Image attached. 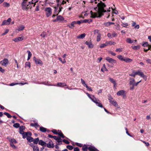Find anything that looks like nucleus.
Returning a JSON list of instances; mask_svg holds the SVG:
<instances>
[{"label": "nucleus", "mask_w": 151, "mask_h": 151, "mask_svg": "<svg viewBox=\"0 0 151 151\" xmlns=\"http://www.w3.org/2000/svg\"><path fill=\"white\" fill-rule=\"evenodd\" d=\"M88 150L90 151H98V150L95 147L92 146H90L88 147Z\"/></svg>", "instance_id": "nucleus-15"}, {"label": "nucleus", "mask_w": 151, "mask_h": 151, "mask_svg": "<svg viewBox=\"0 0 151 151\" xmlns=\"http://www.w3.org/2000/svg\"><path fill=\"white\" fill-rule=\"evenodd\" d=\"M23 1L21 4L22 9L25 11L28 10L29 9L31 8V4H29L27 2V0H23Z\"/></svg>", "instance_id": "nucleus-2"}, {"label": "nucleus", "mask_w": 151, "mask_h": 151, "mask_svg": "<svg viewBox=\"0 0 151 151\" xmlns=\"http://www.w3.org/2000/svg\"><path fill=\"white\" fill-rule=\"evenodd\" d=\"M124 61L126 63H130L132 61V60L130 58H127L126 59H124Z\"/></svg>", "instance_id": "nucleus-30"}, {"label": "nucleus", "mask_w": 151, "mask_h": 151, "mask_svg": "<svg viewBox=\"0 0 151 151\" xmlns=\"http://www.w3.org/2000/svg\"><path fill=\"white\" fill-rule=\"evenodd\" d=\"M90 3H92V5L97 4V6L94 8V10L96 12H93L92 11H90L91 15V17L95 18L96 17H100L103 15V13L106 12V10L104 9L106 7L105 4L99 0H90Z\"/></svg>", "instance_id": "nucleus-1"}, {"label": "nucleus", "mask_w": 151, "mask_h": 151, "mask_svg": "<svg viewBox=\"0 0 151 151\" xmlns=\"http://www.w3.org/2000/svg\"><path fill=\"white\" fill-rule=\"evenodd\" d=\"M103 68L105 70V71H108V70L107 69H106V67L105 65L104 64H103Z\"/></svg>", "instance_id": "nucleus-63"}, {"label": "nucleus", "mask_w": 151, "mask_h": 151, "mask_svg": "<svg viewBox=\"0 0 151 151\" xmlns=\"http://www.w3.org/2000/svg\"><path fill=\"white\" fill-rule=\"evenodd\" d=\"M28 66L29 68L30 67V63L29 62H27L25 63V67Z\"/></svg>", "instance_id": "nucleus-43"}, {"label": "nucleus", "mask_w": 151, "mask_h": 151, "mask_svg": "<svg viewBox=\"0 0 151 151\" xmlns=\"http://www.w3.org/2000/svg\"><path fill=\"white\" fill-rule=\"evenodd\" d=\"M39 138H37L34 139L33 142L35 144H37L39 141Z\"/></svg>", "instance_id": "nucleus-32"}, {"label": "nucleus", "mask_w": 151, "mask_h": 151, "mask_svg": "<svg viewBox=\"0 0 151 151\" xmlns=\"http://www.w3.org/2000/svg\"><path fill=\"white\" fill-rule=\"evenodd\" d=\"M66 147L69 150H71L73 149V147L70 145H68L66 146Z\"/></svg>", "instance_id": "nucleus-46"}, {"label": "nucleus", "mask_w": 151, "mask_h": 151, "mask_svg": "<svg viewBox=\"0 0 151 151\" xmlns=\"http://www.w3.org/2000/svg\"><path fill=\"white\" fill-rule=\"evenodd\" d=\"M9 31V30L8 29H6L4 33L2 34V35H6Z\"/></svg>", "instance_id": "nucleus-54"}, {"label": "nucleus", "mask_w": 151, "mask_h": 151, "mask_svg": "<svg viewBox=\"0 0 151 151\" xmlns=\"http://www.w3.org/2000/svg\"><path fill=\"white\" fill-rule=\"evenodd\" d=\"M148 45V42H145L142 45L144 47H146V46H147Z\"/></svg>", "instance_id": "nucleus-62"}, {"label": "nucleus", "mask_w": 151, "mask_h": 151, "mask_svg": "<svg viewBox=\"0 0 151 151\" xmlns=\"http://www.w3.org/2000/svg\"><path fill=\"white\" fill-rule=\"evenodd\" d=\"M9 141H10L11 142L10 143H17V141L14 139H10Z\"/></svg>", "instance_id": "nucleus-47"}, {"label": "nucleus", "mask_w": 151, "mask_h": 151, "mask_svg": "<svg viewBox=\"0 0 151 151\" xmlns=\"http://www.w3.org/2000/svg\"><path fill=\"white\" fill-rule=\"evenodd\" d=\"M129 84L130 85H134L135 80L134 79L130 78V81H129Z\"/></svg>", "instance_id": "nucleus-25"}, {"label": "nucleus", "mask_w": 151, "mask_h": 151, "mask_svg": "<svg viewBox=\"0 0 151 151\" xmlns=\"http://www.w3.org/2000/svg\"><path fill=\"white\" fill-rule=\"evenodd\" d=\"M86 88H87L88 90L89 91H92V90L91 88V87L88 86L87 85H86Z\"/></svg>", "instance_id": "nucleus-49"}, {"label": "nucleus", "mask_w": 151, "mask_h": 151, "mask_svg": "<svg viewBox=\"0 0 151 151\" xmlns=\"http://www.w3.org/2000/svg\"><path fill=\"white\" fill-rule=\"evenodd\" d=\"M76 144L77 146H78L80 147H81L82 146V145L81 143H76Z\"/></svg>", "instance_id": "nucleus-60"}, {"label": "nucleus", "mask_w": 151, "mask_h": 151, "mask_svg": "<svg viewBox=\"0 0 151 151\" xmlns=\"http://www.w3.org/2000/svg\"><path fill=\"white\" fill-rule=\"evenodd\" d=\"M74 151H79L80 150L79 148L78 147H75L74 149Z\"/></svg>", "instance_id": "nucleus-64"}, {"label": "nucleus", "mask_w": 151, "mask_h": 151, "mask_svg": "<svg viewBox=\"0 0 151 151\" xmlns=\"http://www.w3.org/2000/svg\"><path fill=\"white\" fill-rule=\"evenodd\" d=\"M11 20V19L10 18H8L7 20H5L3 21L1 25L2 26L5 25H8L10 24Z\"/></svg>", "instance_id": "nucleus-6"}, {"label": "nucleus", "mask_w": 151, "mask_h": 151, "mask_svg": "<svg viewBox=\"0 0 151 151\" xmlns=\"http://www.w3.org/2000/svg\"><path fill=\"white\" fill-rule=\"evenodd\" d=\"M25 129V127L24 126H21L19 127V130H23Z\"/></svg>", "instance_id": "nucleus-52"}, {"label": "nucleus", "mask_w": 151, "mask_h": 151, "mask_svg": "<svg viewBox=\"0 0 151 151\" xmlns=\"http://www.w3.org/2000/svg\"><path fill=\"white\" fill-rule=\"evenodd\" d=\"M24 25H21L18 30L19 31L22 30L24 29Z\"/></svg>", "instance_id": "nucleus-40"}, {"label": "nucleus", "mask_w": 151, "mask_h": 151, "mask_svg": "<svg viewBox=\"0 0 151 151\" xmlns=\"http://www.w3.org/2000/svg\"><path fill=\"white\" fill-rule=\"evenodd\" d=\"M13 126L15 128H18L19 127L20 124L18 123H16L14 124L13 125Z\"/></svg>", "instance_id": "nucleus-39"}, {"label": "nucleus", "mask_w": 151, "mask_h": 151, "mask_svg": "<svg viewBox=\"0 0 151 151\" xmlns=\"http://www.w3.org/2000/svg\"><path fill=\"white\" fill-rule=\"evenodd\" d=\"M126 42L130 44H131L133 42L134 40H132L130 38H127L126 40Z\"/></svg>", "instance_id": "nucleus-26"}, {"label": "nucleus", "mask_w": 151, "mask_h": 151, "mask_svg": "<svg viewBox=\"0 0 151 151\" xmlns=\"http://www.w3.org/2000/svg\"><path fill=\"white\" fill-rule=\"evenodd\" d=\"M86 35L85 34L83 33L77 36V38L78 39H83L85 37Z\"/></svg>", "instance_id": "nucleus-22"}, {"label": "nucleus", "mask_w": 151, "mask_h": 151, "mask_svg": "<svg viewBox=\"0 0 151 151\" xmlns=\"http://www.w3.org/2000/svg\"><path fill=\"white\" fill-rule=\"evenodd\" d=\"M40 130L41 132H45L47 131V129L46 128L42 127H40Z\"/></svg>", "instance_id": "nucleus-29"}, {"label": "nucleus", "mask_w": 151, "mask_h": 151, "mask_svg": "<svg viewBox=\"0 0 151 151\" xmlns=\"http://www.w3.org/2000/svg\"><path fill=\"white\" fill-rule=\"evenodd\" d=\"M57 20L58 21H63L64 19L63 17L60 15H59L57 17Z\"/></svg>", "instance_id": "nucleus-28"}, {"label": "nucleus", "mask_w": 151, "mask_h": 151, "mask_svg": "<svg viewBox=\"0 0 151 151\" xmlns=\"http://www.w3.org/2000/svg\"><path fill=\"white\" fill-rule=\"evenodd\" d=\"M48 81H45L42 82H41L40 83H39V84H44V85H49L48 84ZM50 85V86H52V85Z\"/></svg>", "instance_id": "nucleus-34"}, {"label": "nucleus", "mask_w": 151, "mask_h": 151, "mask_svg": "<svg viewBox=\"0 0 151 151\" xmlns=\"http://www.w3.org/2000/svg\"><path fill=\"white\" fill-rule=\"evenodd\" d=\"M59 8V10L58 12V13H59L62 10V9H63V7H61V4H60L59 3H58L57 5V6L55 7V11L56 12L57 10H58V8Z\"/></svg>", "instance_id": "nucleus-9"}, {"label": "nucleus", "mask_w": 151, "mask_h": 151, "mask_svg": "<svg viewBox=\"0 0 151 151\" xmlns=\"http://www.w3.org/2000/svg\"><path fill=\"white\" fill-rule=\"evenodd\" d=\"M23 39H24L23 37H19L14 39H13V41H14L15 42H16L19 41H22L23 40Z\"/></svg>", "instance_id": "nucleus-12"}, {"label": "nucleus", "mask_w": 151, "mask_h": 151, "mask_svg": "<svg viewBox=\"0 0 151 151\" xmlns=\"http://www.w3.org/2000/svg\"><path fill=\"white\" fill-rule=\"evenodd\" d=\"M92 19H86L84 20V23H86V22H88L89 23H90V22H92Z\"/></svg>", "instance_id": "nucleus-44"}, {"label": "nucleus", "mask_w": 151, "mask_h": 151, "mask_svg": "<svg viewBox=\"0 0 151 151\" xmlns=\"http://www.w3.org/2000/svg\"><path fill=\"white\" fill-rule=\"evenodd\" d=\"M108 99L110 102L115 106H118L116 102L114 101L113 98L110 95L108 96Z\"/></svg>", "instance_id": "nucleus-4"}, {"label": "nucleus", "mask_w": 151, "mask_h": 151, "mask_svg": "<svg viewBox=\"0 0 151 151\" xmlns=\"http://www.w3.org/2000/svg\"><path fill=\"white\" fill-rule=\"evenodd\" d=\"M52 132L54 134H58V133L57 132L56 130V129H53L52 131Z\"/></svg>", "instance_id": "nucleus-56"}, {"label": "nucleus", "mask_w": 151, "mask_h": 151, "mask_svg": "<svg viewBox=\"0 0 151 151\" xmlns=\"http://www.w3.org/2000/svg\"><path fill=\"white\" fill-rule=\"evenodd\" d=\"M19 84V83H13L10 84L9 86H13L15 85H18Z\"/></svg>", "instance_id": "nucleus-57"}, {"label": "nucleus", "mask_w": 151, "mask_h": 151, "mask_svg": "<svg viewBox=\"0 0 151 151\" xmlns=\"http://www.w3.org/2000/svg\"><path fill=\"white\" fill-rule=\"evenodd\" d=\"M81 80L82 84L84 86H86V85L87 84L86 83L85 81L82 78H81Z\"/></svg>", "instance_id": "nucleus-48"}, {"label": "nucleus", "mask_w": 151, "mask_h": 151, "mask_svg": "<svg viewBox=\"0 0 151 151\" xmlns=\"http://www.w3.org/2000/svg\"><path fill=\"white\" fill-rule=\"evenodd\" d=\"M0 63L3 66H6L9 63L8 59L5 58L0 62Z\"/></svg>", "instance_id": "nucleus-7"}, {"label": "nucleus", "mask_w": 151, "mask_h": 151, "mask_svg": "<svg viewBox=\"0 0 151 151\" xmlns=\"http://www.w3.org/2000/svg\"><path fill=\"white\" fill-rule=\"evenodd\" d=\"M117 58L122 61H124V57L121 55H119L117 57Z\"/></svg>", "instance_id": "nucleus-37"}, {"label": "nucleus", "mask_w": 151, "mask_h": 151, "mask_svg": "<svg viewBox=\"0 0 151 151\" xmlns=\"http://www.w3.org/2000/svg\"><path fill=\"white\" fill-rule=\"evenodd\" d=\"M114 24V23L112 22H109L104 23V25L107 27L109 26L111 24Z\"/></svg>", "instance_id": "nucleus-24"}, {"label": "nucleus", "mask_w": 151, "mask_h": 151, "mask_svg": "<svg viewBox=\"0 0 151 151\" xmlns=\"http://www.w3.org/2000/svg\"><path fill=\"white\" fill-rule=\"evenodd\" d=\"M52 86H57L58 87H63L64 86H67V85L65 83H57V85H53Z\"/></svg>", "instance_id": "nucleus-11"}, {"label": "nucleus", "mask_w": 151, "mask_h": 151, "mask_svg": "<svg viewBox=\"0 0 151 151\" xmlns=\"http://www.w3.org/2000/svg\"><path fill=\"white\" fill-rule=\"evenodd\" d=\"M106 60L108 61L109 62L111 63H116V60L114 59L110 58L109 57H107L106 58Z\"/></svg>", "instance_id": "nucleus-10"}, {"label": "nucleus", "mask_w": 151, "mask_h": 151, "mask_svg": "<svg viewBox=\"0 0 151 151\" xmlns=\"http://www.w3.org/2000/svg\"><path fill=\"white\" fill-rule=\"evenodd\" d=\"M85 44L88 45L89 48H92L93 47V45L91 43V42L86 41Z\"/></svg>", "instance_id": "nucleus-17"}, {"label": "nucleus", "mask_w": 151, "mask_h": 151, "mask_svg": "<svg viewBox=\"0 0 151 151\" xmlns=\"http://www.w3.org/2000/svg\"><path fill=\"white\" fill-rule=\"evenodd\" d=\"M107 46L106 43H105L104 44H102L100 46V47L101 48H102L104 47L105 46Z\"/></svg>", "instance_id": "nucleus-51"}, {"label": "nucleus", "mask_w": 151, "mask_h": 151, "mask_svg": "<svg viewBox=\"0 0 151 151\" xmlns=\"http://www.w3.org/2000/svg\"><path fill=\"white\" fill-rule=\"evenodd\" d=\"M61 138L60 137V138H58V140H57V142L58 143H61V144H62V141H61Z\"/></svg>", "instance_id": "nucleus-59"}, {"label": "nucleus", "mask_w": 151, "mask_h": 151, "mask_svg": "<svg viewBox=\"0 0 151 151\" xmlns=\"http://www.w3.org/2000/svg\"><path fill=\"white\" fill-rule=\"evenodd\" d=\"M140 46L139 45L132 46V47L134 50H137L140 48Z\"/></svg>", "instance_id": "nucleus-31"}, {"label": "nucleus", "mask_w": 151, "mask_h": 151, "mask_svg": "<svg viewBox=\"0 0 151 151\" xmlns=\"http://www.w3.org/2000/svg\"><path fill=\"white\" fill-rule=\"evenodd\" d=\"M109 81L112 83L114 84V86H115L116 85V81L113 79L111 78H109Z\"/></svg>", "instance_id": "nucleus-21"}, {"label": "nucleus", "mask_w": 151, "mask_h": 151, "mask_svg": "<svg viewBox=\"0 0 151 151\" xmlns=\"http://www.w3.org/2000/svg\"><path fill=\"white\" fill-rule=\"evenodd\" d=\"M10 145L12 146V147H13L15 149H16L17 147L15 146L13 144V143H10Z\"/></svg>", "instance_id": "nucleus-61"}, {"label": "nucleus", "mask_w": 151, "mask_h": 151, "mask_svg": "<svg viewBox=\"0 0 151 151\" xmlns=\"http://www.w3.org/2000/svg\"><path fill=\"white\" fill-rule=\"evenodd\" d=\"M101 35L100 33H99L97 37V41L99 42L101 40Z\"/></svg>", "instance_id": "nucleus-36"}, {"label": "nucleus", "mask_w": 151, "mask_h": 151, "mask_svg": "<svg viewBox=\"0 0 151 151\" xmlns=\"http://www.w3.org/2000/svg\"><path fill=\"white\" fill-rule=\"evenodd\" d=\"M111 9L113 11V13L115 14H117L118 12V11L117 10H115L114 9L112 8H111Z\"/></svg>", "instance_id": "nucleus-58"}, {"label": "nucleus", "mask_w": 151, "mask_h": 151, "mask_svg": "<svg viewBox=\"0 0 151 151\" xmlns=\"http://www.w3.org/2000/svg\"><path fill=\"white\" fill-rule=\"evenodd\" d=\"M97 103H97V104H96L98 106L100 107L101 108H102L103 107V106L102 104H101V103H100V101H98Z\"/></svg>", "instance_id": "nucleus-42"}, {"label": "nucleus", "mask_w": 151, "mask_h": 151, "mask_svg": "<svg viewBox=\"0 0 151 151\" xmlns=\"http://www.w3.org/2000/svg\"><path fill=\"white\" fill-rule=\"evenodd\" d=\"M3 5L5 7H9L10 6L9 4L7 2H4L3 3Z\"/></svg>", "instance_id": "nucleus-50"}, {"label": "nucleus", "mask_w": 151, "mask_h": 151, "mask_svg": "<svg viewBox=\"0 0 151 151\" xmlns=\"http://www.w3.org/2000/svg\"><path fill=\"white\" fill-rule=\"evenodd\" d=\"M30 126L32 127H35L36 129H37L38 127L40 126L37 123H31L30 124Z\"/></svg>", "instance_id": "nucleus-20"}, {"label": "nucleus", "mask_w": 151, "mask_h": 151, "mask_svg": "<svg viewBox=\"0 0 151 151\" xmlns=\"http://www.w3.org/2000/svg\"><path fill=\"white\" fill-rule=\"evenodd\" d=\"M76 24V21H73L71 22L70 25H68L69 27L71 29H73L74 27V25Z\"/></svg>", "instance_id": "nucleus-19"}, {"label": "nucleus", "mask_w": 151, "mask_h": 151, "mask_svg": "<svg viewBox=\"0 0 151 151\" xmlns=\"http://www.w3.org/2000/svg\"><path fill=\"white\" fill-rule=\"evenodd\" d=\"M4 114L7 116L8 118H11L12 116L8 113L5 112L4 113Z\"/></svg>", "instance_id": "nucleus-41"}, {"label": "nucleus", "mask_w": 151, "mask_h": 151, "mask_svg": "<svg viewBox=\"0 0 151 151\" xmlns=\"http://www.w3.org/2000/svg\"><path fill=\"white\" fill-rule=\"evenodd\" d=\"M38 144L42 146H45L47 145L46 143L45 142L43 141L42 140H39Z\"/></svg>", "instance_id": "nucleus-18"}, {"label": "nucleus", "mask_w": 151, "mask_h": 151, "mask_svg": "<svg viewBox=\"0 0 151 151\" xmlns=\"http://www.w3.org/2000/svg\"><path fill=\"white\" fill-rule=\"evenodd\" d=\"M92 97L91 100L93 102L96 103V104H97V103H98V101H100V100L97 99L96 98L94 95H92Z\"/></svg>", "instance_id": "nucleus-14"}, {"label": "nucleus", "mask_w": 151, "mask_h": 151, "mask_svg": "<svg viewBox=\"0 0 151 151\" xmlns=\"http://www.w3.org/2000/svg\"><path fill=\"white\" fill-rule=\"evenodd\" d=\"M135 75H138L140 76L141 77H143L144 79H145L146 80V76L143 73L141 72L140 70H139L138 71L135 72Z\"/></svg>", "instance_id": "nucleus-5"}, {"label": "nucleus", "mask_w": 151, "mask_h": 151, "mask_svg": "<svg viewBox=\"0 0 151 151\" xmlns=\"http://www.w3.org/2000/svg\"><path fill=\"white\" fill-rule=\"evenodd\" d=\"M125 91L123 90H121L118 91L116 93L117 95L120 96H125V95L124 94Z\"/></svg>", "instance_id": "nucleus-13"}, {"label": "nucleus", "mask_w": 151, "mask_h": 151, "mask_svg": "<svg viewBox=\"0 0 151 151\" xmlns=\"http://www.w3.org/2000/svg\"><path fill=\"white\" fill-rule=\"evenodd\" d=\"M33 151H39V148L37 146H33Z\"/></svg>", "instance_id": "nucleus-35"}, {"label": "nucleus", "mask_w": 151, "mask_h": 151, "mask_svg": "<svg viewBox=\"0 0 151 151\" xmlns=\"http://www.w3.org/2000/svg\"><path fill=\"white\" fill-rule=\"evenodd\" d=\"M63 141L67 144H69L70 143V142L68 140L65 139H63Z\"/></svg>", "instance_id": "nucleus-55"}, {"label": "nucleus", "mask_w": 151, "mask_h": 151, "mask_svg": "<svg viewBox=\"0 0 151 151\" xmlns=\"http://www.w3.org/2000/svg\"><path fill=\"white\" fill-rule=\"evenodd\" d=\"M87 149H88V147L86 145H84L82 147L83 150L86 151L87 150Z\"/></svg>", "instance_id": "nucleus-33"}, {"label": "nucleus", "mask_w": 151, "mask_h": 151, "mask_svg": "<svg viewBox=\"0 0 151 151\" xmlns=\"http://www.w3.org/2000/svg\"><path fill=\"white\" fill-rule=\"evenodd\" d=\"M33 59L36 64H40L41 65H43L42 62L40 59L36 58L35 57H34Z\"/></svg>", "instance_id": "nucleus-8"}, {"label": "nucleus", "mask_w": 151, "mask_h": 151, "mask_svg": "<svg viewBox=\"0 0 151 151\" xmlns=\"http://www.w3.org/2000/svg\"><path fill=\"white\" fill-rule=\"evenodd\" d=\"M106 43L107 46L109 45H114L115 44V42H113L112 41H110L109 42H106Z\"/></svg>", "instance_id": "nucleus-23"}, {"label": "nucleus", "mask_w": 151, "mask_h": 151, "mask_svg": "<svg viewBox=\"0 0 151 151\" xmlns=\"http://www.w3.org/2000/svg\"><path fill=\"white\" fill-rule=\"evenodd\" d=\"M45 14L47 17L50 16L52 13V9L50 7H46L45 8Z\"/></svg>", "instance_id": "nucleus-3"}, {"label": "nucleus", "mask_w": 151, "mask_h": 151, "mask_svg": "<svg viewBox=\"0 0 151 151\" xmlns=\"http://www.w3.org/2000/svg\"><path fill=\"white\" fill-rule=\"evenodd\" d=\"M22 137L24 139H25L27 137V133L26 132H23L22 134Z\"/></svg>", "instance_id": "nucleus-38"}, {"label": "nucleus", "mask_w": 151, "mask_h": 151, "mask_svg": "<svg viewBox=\"0 0 151 151\" xmlns=\"http://www.w3.org/2000/svg\"><path fill=\"white\" fill-rule=\"evenodd\" d=\"M27 139L29 142H33L34 140V139L32 137L29 136L27 137Z\"/></svg>", "instance_id": "nucleus-27"}, {"label": "nucleus", "mask_w": 151, "mask_h": 151, "mask_svg": "<svg viewBox=\"0 0 151 151\" xmlns=\"http://www.w3.org/2000/svg\"><path fill=\"white\" fill-rule=\"evenodd\" d=\"M52 142V141H50L49 142V143H47L46 145L47 147L49 148H53L54 147V144L52 143H51Z\"/></svg>", "instance_id": "nucleus-16"}, {"label": "nucleus", "mask_w": 151, "mask_h": 151, "mask_svg": "<svg viewBox=\"0 0 151 151\" xmlns=\"http://www.w3.org/2000/svg\"><path fill=\"white\" fill-rule=\"evenodd\" d=\"M46 35V33L45 32H43L40 35V36L43 37H45Z\"/></svg>", "instance_id": "nucleus-53"}, {"label": "nucleus", "mask_w": 151, "mask_h": 151, "mask_svg": "<svg viewBox=\"0 0 151 151\" xmlns=\"http://www.w3.org/2000/svg\"><path fill=\"white\" fill-rule=\"evenodd\" d=\"M58 134L59 135V136L63 138H64L65 137L63 133L61 132L58 133Z\"/></svg>", "instance_id": "nucleus-45"}]
</instances>
